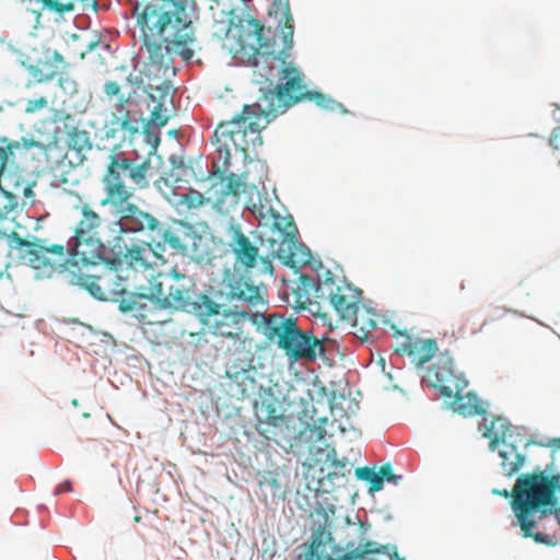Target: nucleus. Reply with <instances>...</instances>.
Returning a JSON list of instances; mask_svg holds the SVG:
<instances>
[{"instance_id": "nucleus-1", "label": "nucleus", "mask_w": 560, "mask_h": 560, "mask_svg": "<svg viewBox=\"0 0 560 560\" xmlns=\"http://www.w3.org/2000/svg\"><path fill=\"white\" fill-rule=\"evenodd\" d=\"M272 7L281 10L279 34L250 15L240 16L234 23V8L222 9L220 19L213 13L211 34L223 40L232 58L246 67L262 70H298L293 56L294 22L288 0H273Z\"/></svg>"}, {"instance_id": "nucleus-2", "label": "nucleus", "mask_w": 560, "mask_h": 560, "mask_svg": "<svg viewBox=\"0 0 560 560\" xmlns=\"http://www.w3.org/2000/svg\"><path fill=\"white\" fill-rule=\"evenodd\" d=\"M195 0H137L132 15L147 50L145 66L150 70H178L173 55H178L188 67L201 66L192 61L195 42Z\"/></svg>"}, {"instance_id": "nucleus-3", "label": "nucleus", "mask_w": 560, "mask_h": 560, "mask_svg": "<svg viewBox=\"0 0 560 560\" xmlns=\"http://www.w3.org/2000/svg\"><path fill=\"white\" fill-rule=\"evenodd\" d=\"M151 168L149 159L138 160L122 153H112L102 178L105 197L101 200V206L108 207L118 218L117 225L121 233L144 232L155 252L168 247L175 253L185 254L187 247L176 230L165 228L154 215L131 201L135 188L125 184L124 176L143 189L149 186Z\"/></svg>"}, {"instance_id": "nucleus-4", "label": "nucleus", "mask_w": 560, "mask_h": 560, "mask_svg": "<svg viewBox=\"0 0 560 560\" xmlns=\"http://www.w3.org/2000/svg\"><path fill=\"white\" fill-rule=\"evenodd\" d=\"M8 212L0 211V237H5L16 258L34 270L50 275L67 261L74 266H86L104 259L105 246L100 236L103 219L88 203L80 206L81 219L67 245L52 244L39 237L23 238L11 229Z\"/></svg>"}, {"instance_id": "nucleus-5", "label": "nucleus", "mask_w": 560, "mask_h": 560, "mask_svg": "<svg viewBox=\"0 0 560 560\" xmlns=\"http://www.w3.org/2000/svg\"><path fill=\"white\" fill-rule=\"evenodd\" d=\"M560 493V474L547 476L544 471L522 474L512 489V506L515 511L524 537L555 547L560 542V508L551 511L555 521L544 526L542 532L534 533L536 523L529 517L533 512L542 511L557 504L556 494Z\"/></svg>"}, {"instance_id": "nucleus-6", "label": "nucleus", "mask_w": 560, "mask_h": 560, "mask_svg": "<svg viewBox=\"0 0 560 560\" xmlns=\"http://www.w3.org/2000/svg\"><path fill=\"white\" fill-rule=\"evenodd\" d=\"M253 72L252 83L260 94L255 106L261 112L265 124H269L278 115L285 113L295 104L310 101L326 110L341 108L342 105L329 95L310 90L301 72Z\"/></svg>"}, {"instance_id": "nucleus-7", "label": "nucleus", "mask_w": 560, "mask_h": 560, "mask_svg": "<svg viewBox=\"0 0 560 560\" xmlns=\"http://www.w3.org/2000/svg\"><path fill=\"white\" fill-rule=\"evenodd\" d=\"M323 522L313 529L311 542L306 547L304 560H362L370 556V560H405L400 558L395 546H377L374 541H365L358 548L349 549L353 544H349L347 549L335 542L329 530L328 513L320 509L316 511Z\"/></svg>"}, {"instance_id": "nucleus-8", "label": "nucleus", "mask_w": 560, "mask_h": 560, "mask_svg": "<svg viewBox=\"0 0 560 560\" xmlns=\"http://www.w3.org/2000/svg\"><path fill=\"white\" fill-rule=\"evenodd\" d=\"M266 339L283 351L290 362L315 361L325 353L323 342L310 331H303L296 319L269 314L260 326Z\"/></svg>"}, {"instance_id": "nucleus-9", "label": "nucleus", "mask_w": 560, "mask_h": 560, "mask_svg": "<svg viewBox=\"0 0 560 560\" xmlns=\"http://www.w3.org/2000/svg\"><path fill=\"white\" fill-rule=\"evenodd\" d=\"M192 313L202 324L203 329L214 338L231 341L234 346L244 343L247 312L223 307L210 296L198 294L192 304Z\"/></svg>"}, {"instance_id": "nucleus-10", "label": "nucleus", "mask_w": 560, "mask_h": 560, "mask_svg": "<svg viewBox=\"0 0 560 560\" xmlns=\"http://www.w3.org/2000/svg\"><path fill=\"white\" fill-rule=\"evenodd\" d=\"M252 212L260 219L270 220L272 229L278 233V237L270 241L271 253L277 258L291 267L310 262L311 255L305 253L304 246L299 242L298 228L291 215L282 217L264 205H253Z\"/></svg>"}, {"instance_id": "nucleus-11", "label": "nucleus", "mask_w": 560, "mask_h": 560, "mask_svg": "<svg viewBox=\"0 0 560 560\" xmlns=\"http://www.w3.org/2000/svg\"><path fill=\"white\" fill-rule=\"evenodd\" d=\"M38 145L33 139L9 140L0 137V189L13 198H22V205H34L35 182L20 179L15 174H4L9 162L14 163L15 153L20 150L28 151Z\"/></svg>"}, {"instance_id": "nucleus-12", "label": "nucleus", "mask_w": 560, "mask_h": 560, "mask_svg": "<svg viewBox=\"0 0 560 560\" xmlns=\"http://www.w3.org/2000/svg\"><path fill=\"white\" fill-rule=\"evenodd\" d=\"M174 269L170 272H158L149 280V284L143 292H139L129 302L122 305V312H135L141 319H149L155 311L168 308L170 303L176 301L171 298Z\"/></svg>"}, {"instance_id": "nucleus-13", "label": "nucleus", "mask_w": 560, "mask_h": 560, "mask_svg": "<svg viewBox=\"0 0 560 560\" xmlns=\"http://www.w3.org/2000/svg\"><path fill=\"white\" fill-rule=\"evenodd\" d=\"M362 291L352 284L337 280L330 271L318 278L316 296L328 301L342 320L351 318L361 303Z\"/></svg>"}, {"instance_id": "nucleus-14", "label": "nucleus", "mask_w": 560, "mask_h": 560, "mask_svg": "<svg viewBox=\"0 0 560 560\" xmlns=\"http://www.w3.org/2000/svg\"><path fill=\"white\" fill-rule=\"evenodd\" d=\"M511 438V425L500 417H492V453H497L498 467L506 477L516 475L526 459L515 443L510 441Z\"/></svg>"}, {"instance_id": "nucleus-15", "label": "nucleus", "mask_w": 560, "mask_h": 560, "mask_svg": "<svg viewBox=\"0 0 560 560\" xmlns=\"http://www.w3.org/2000/svg\"><path fill=\"white\" fill-rule=\"evenodd\" d=\"M233 121V138L236 152L246 154L262 145L261 129L265 128L264 116L254 105H245L241 114L235 115Z\"/></svg>"}, {"instance_id": "nucleus-16", "label": "nucleus", "mask_w": 560, "mask_h": 560, "mask_svg": "<svg viewBox=\"0 0 560 560\" xmlns=\"http://www.w3.org/2000/svg\"><path fill=\"white\" fill-rule=\"evenodd\" d=\"M79 283L98 300L119 303L120 311L121 304L131 301L139 293L130 292L126 279L112 269L100 276H80Z\"/></svg>"}, {"instance_id": "nucleus-17", "label": "nucleus", "mask_w": 560, "mask_h": 560, "mask_svg": "<svg viewBox=\"0 0 560 560\" xmlns=\"http://www.w3.org/2000/svg\"><path fill=\"white\" fill-rule=\"evenodd\" d=\"M149 94L153 101H156L151 110L150 119L143 126L144 141L156 150L160 144V136L156 129L166 125L168 120V106L173 105L174 88L168 81H163L160 85H150Z\"/></svg>"}, {"instance_id": "nucleus-18", "label": "nucleus", "mask_w": 560, "mask_h": 560, "mask_svg": "<svg viewBox=\"0 0 560 560\" xmlns=\"http://www.w3.org/2000/svg\"><path fill=\"white\" fill-rule=\"evenodd\" d=\"M425 381L431 387L436 388L444 398L464 392L468 384L463 373L455 369L454 361L448 353H441L429 369Z\"/></svg>"}, {"instance_id": "nucleus-19", "label": "nucleus", "mask_w": 560, "mask_h": 560, "mask_svg": "<svg viewBox=\"0 0 560 560\" xmlns=\"http://www.w3.org/2000/svg\"><path fill=\"white\" fill-rule=\"evenodd\" d=\"M396 352L408 355L412 363L421 368L429 362L438 351V343L434 339H421L398 331Z\"/></svg>"}, {"instance_id": "nucleus-20", "label": "nucleus", "mask_w": 560, "mask_h": 560, "mask_svg": "<svg viewBox=\"0 0 560 560\" xmlns=\"http://www.w3.org/2000/svg\"><path fill=\"white\" fill-rule=\"evenodd\" d=\"M257 408L256 429L267 440H276L283 429L288 427V420L280 412L275 399L262 400Z\"/></svg>"}, {"instance_id": "nucleus-21", "label": "nucleus", "mask_w": 560, "mask_h": 560, "mask_svg": "<svg viewBox=\"0 0 560 560\" xmlns=\"http://www.w3.org/2000/svg\"><path fill=\"white\" fill-rule=\"evenodd\" d=\"M233 128V121H222L217 126L212 137V143L214 144L218 153V162H214L213 165L218 170L222 167V173H224L230 166L232 152H236Z\"/></svg>"}, {"instance_id": "nucleus-22", "label": "nucleus", "mask_w": 560, "mask_h": 560, "mask_svg": "<svg viewBox=\"0 0 560 560\" xmlns=\"http://www.w3.org/2000/svg\"><path fill=\"white\" fill-rule=\"evenodd\" d=\"M231 249L236 261L245 268H252L258 258V248L242 232L240 226H232Z\"/></svg>"}, {"instance_id": "nucleus-23", "label": "nucleus", "mask_w": 560, "mask_h": 560, "mask_svg": "<svg viewBox=\"0 0 560 560\" xmlns=\"http://www.w3.org/2000/svg\"><path fill=\"white\" fill-rule=\"evenodd\" d=\"M192 289L191 279L174 269L171 298L176 302L170 303L168 308L192 312V304L195 303V300L192 301Z\"/></svg>"}, {"instance_id": "nucleus-24", "label": "nucleus", "mask_w": 560, "mask_h": 560, "mask_svg": "<svg viewBox=\"0 0 560 560\" xmlns=\"http://www.w3.org/2000/svg\"><path fill=\"white\" fill-rule=\"evenodd\" d=\"M155 256L159 259H162V256L155 252L151 242H144L143 244H133L125 252L122 256V260L130 268L138 270L143 269L147 270L151 267L150 258L151 256Z\"/></svg>"}, {"instance_id": "nucleus-25", "label": "nucleus", "mask_w": 560, "mask_h": 560, "mask_svg": "<svg viewBox=\"0 0 560 560\" xmlns=\"http://www.w3.org/2000/svg\"><path fill=\"white\" fill-rule=\"evenodd\" d=\"M128 98L121 95L116 104L117 113L114 114L113 119L105 125V135L107 138H116L119 131L128 132L132 137L138 132V127L133 126L130 121L129 110L126 109Z\"/></svg>"}, {"instance_id": "nucleus-26", "label": "nucleus", "mask_w": 560, "mask_h": 560, "mask_svg": "<svg viewBox=\"0 0 560 560\" xmlns=\"http://www.w3.org/2000/svg\"><path fill=\"white\" fill-rule=\"evenodd\" d=\"M264 289L254 285L246 280L238 279L230 285L228 296L231 300L246 303L248 307H255L264 303Z\"/></svg>"}, {"instance_id": "nucleus-27", "label": "nucleus", "mask_w": 560, "mask_h": 560, "mask_svg": "<svg viewBox=\"0 0 560 560\" xmlns=\"http://www.w3.org/2000/svg\"><path fill=\"white\" fill-rule=\"evenodd\" d=\"M450 407L459 415L465 417H474L486 413V408L482 401L477 397L475 393L468 392L467 394H463L459 392L457 395L452 397H445Z\"/></svg>"}, {"instance_id": "nucleus-28", "label": "nucleus", "mask_w": 560, "mask_h": 560, "mask_svg": "<svg viewBox=\"0 0 560 560\" xmlns=\"http://www.w3.org/2000/svg\"><path fill=\"white\" fill-rule=\"evenodd\" d=\"M346 322L350 323L354 328V335L361 339H366L368 336L376 328L377 326V315L375 312L362 304V302L354 310L353 316L351 318L346 319Z\"/></svg>"}, {"instance_id": "nucleus-29", "label": "nucleus", "mask_w": 560, "mask_h": 560, "mask_svg": "<svg viewBox=\"0 0 560 560\" xmlns=\"http://www.w3.org/2000/svg\"><path fill=\"white\" fill-rule=\"evenodd\" d=\"M206 202V198L201 192L189 189L187 192L176 194L173 200L174 207L178 212H189L199 209Z\"/></svg>"}, {"instance_id": "nucleus-30", "label": "nucleus", "mask_w": 560, "mask_h": 560, "mask_svg": "<svg viewBox=\"0 0 560 560\" xmlns=\"http://www.w3.org/2000/svg\"><path fill=\"white\" fill-rule=\"evenodd\" d=\"M37 81L50 83L65 94L71 95L77 92V83L73 79L69 78L68 72H50Z\"/></svg>"}, {"instance_id": "nucleus-31", "label": "nucleus", "mask_w": 560, "mask_h": 560, "mask_svg": "<svg viewBox=\"0 0 560 560\" xmlns=\"http://www.w3.org/2000/svg\"><path fill=\"white\" fill-rule=\"evenodd\" d=\"M224 180L222 194L224 196H232L237 202L238 197L246 191V182L242 175L229 173L225 177L221 176Z\"/></svg>"}, {"instance_id": "nucleus-32", "label": "nucleus", "mask_w": 560, "mask_h": 560, "mask_svg": "<svg viewBox=\"0 0 560 560\" xmlns=\"http://www.w3.org/2000/svg\"><path fill=\"white\" fill-rule=\"evenodd\" d=\"M355 475L359 479L365 480L370 483L371 492H376L382 489V476H380V472H376L373 468L359 467L355 469Z\"/></svg>"}, {"instance_id": "nucleus-33", "label": "nucleus", "mask_w": 560, "mask_h": 560, "mask_svg": "<svg viewBox=\"0 0 560 560\" xmlns=\"http://www.w3.org/2000/svg\"><path fill=\"white\" fill-rule=\"evenodd\" d=\"M69 143L78 151L91 147L88 132L78 129H73L69 132Z\"/></svg>"}, {"instance_id": "nucleus-34", "label": "nucleus", "mask_w": 560, "mask_h": 560, "mask_svg": "<svg viewBox=\"0 0 560 560\" xmlns=\"http://www.w3.org/2000/svg\"><path fill=\"white\" fill-rule=\"evenodd\" d=\"M43 65L50 70H61L67 67L63 57L59 52L50 50L45 52Z\"/></svg>"}, {"instance_id": "nucleus-35", "label": "nucleus", "mask_w": 560, "mask_h": 560, "mask_svg": "<svg viewBox=\"0 0 560 560\" xmlns=\"http://www.w3.org/2000/svg\"><path fill=\"white\" fill-rule=\"evenodd\" d=\"M48 106V100L44 96L35 98V100H28L25 105V114L33 115L36 113L42 112Z\"/></svg>"}, {"instance_id": "nucleus-36", "label": "nucleus", "mask_w": 560, "mask_h": 560, "mask_svg": "<svg viewBox=\"0 0 560 560\" xmlns=\"http://www.w3.org/2000/svg\"><path fill=\"white\" fill-rule=\"evenodd\" d=\"M378 472H380V476H382V483L384 482V480L397 483L398 480L400 479L399 476H396L393 472V467L390 464L382 465Z\"/></svg>"}, {"instance_id": "nucleus-37", "label": "nucleus", "mask_w": 560, "mask_h": 560, "mask_svg": "<svg viewBox=\"0 0 560 560\" xmlns=\"http://www.w3.org/2000/svg\"><path fill=\"white\" fill-rule=\"evenodd\" d=\"M104 91L107 96H118V98L122 95L120 94V85L115 81H108L104 85Z\"/></svg>"}, {"instance_id": "nucleus-38", "label": "nucleus", "mask_w": 560, "mask_h": 560, "mask_svg": "<svg viewBox=\"0 0 560 560\" xmlns=\"http://www.w3.org/2000/svg\"><path fill=\"white\" fill-rule=\"evenodd\" d=\"M549 145L553 150L560 149V126L552 130L551 136L549 138Z\"/></svg>"}, {"instance_id": "nucleus-39", "label": "nucleus", "mask_w": 560, "mask_h": 560, "mask_svg": "<svg viewBox=\"0 0 560 560\" xmlns=\"http://www.w3.org/2000/svg\"><path fill=\"white\" fill-rule=\"evenodd\" d=\"M8 266L3 269L0 266V290L7 289L11 283V276L7 272Z\"/></svg>"}, {"instance_id": "nucleus-40", "label": "nucleus", "mask_w": 560, "mask_h": 560, "mask_svg": "<svg viewBox=\"0 0 560 560\" xmlns=\"http://www.w3.org/2000/svg\"><path fill=\"white\" fill-rule=\"evenodd\" d=\"M100 47L98 43L94 42V43H91L89 45V50L88 51H82L80 54V58L83 59L85 58L86 56L91 57V58H95L96 56H101L98 52L96 54V49Z\"/></svg>"}, {"instance_id": "nucleus-41", "label": "nucleus", "mask_w": 560, "mask_h": 560, "mask_svg": "<svg viewBox=\"0 0 560 560\" xmlns=\"http://www.w3.org/2000/svg\"><path fill=\"white\" fill-rule=\"evenodd\" d=\"M478 431L483 438L490 436V424L487 423L486 419H483V421L479 423Z\"/></svg>"}, {"instance_id": "nucleus-42", "label": "nucleus", "mask_w": 560, "mask_h": 560, "mask_svg": "<svg viewBox=\"0 0 560 560\" xmlns=\"http://www.w3.org/2000/svg\"><path fill=\"white\" fill-rule=\"evenodd\" d=\"M71 490V486L69 482H63L61 485L58 486L57 490H56V494L62 492V491H70Z\"/></svg>"}, {"instance_id": "nucleus-43", "label": "nucleus", "mask_w": 560, "mask_h": 560, "mask_svg": "<svg viewBox=\"0 0 560 560\" xmlns=\"http://www.w3.org/2000/svg\"><path fill=\"white\" fill-rule=\"evenodd\" d=\"M331 465L335 469H342L346 467L345 462L337 458L332 459Z\"/></svg>"}, {"instance_id": "nucleus-44", "label": "nucleus", "mask_w": 560, "mask_h": 560, "mask_svg": "<svg viewBox=\"0 0 560 560\" xmlns=\"http://www.w3.org/2000/svg\"><path fill=\"white\" fill-rule=\"evenodd\" d=\"M315 430H316L317 439L322 440L324 438L325 433H326L325 430L322 429V428H316Z\"/></svg>"}, {"instance_id": "nucleus-45", "label": "nucleus", "mask_w": 560, "mask_h": 560, "mask_svg": "<svg viewBox=\"0 0 560 560\" xmlns=\"http://www.w3.org/2000/svg\"><path fill=\"white\" fill-rule=\"evenodd\" d=\"M265 264H266V269L271 272L273 269L271 262L269 260H266Z\"/></svg>"}, {"instance_id": "nucleus-46", "label": "nucleus", "mask_w": 560, "mask_h": 560, "mask_svg": "<svg viewBox=\"0 0 560 560\" xmlns=\"http://www.w3.org/2000/svg\"><path fill=\"white\" fill-rule=\"evenodd\" d=\"M492 493H500V494H503L504 497H509V492L508 491L501 492V491H498L495 489H492Z\"/></svg>"}, {"instance_id": "nucleus-47", "label": "nucleus", "mask_w": 560, "mask_h": 560, "mask_svg": "<svg viewBox=\"0 0 560 560\" xmlns=\"http://www.w3.org/2000/svg\"><path fill=\"white\" fill-rule=\"evenodd\" d=\"M135 82H136V84L138 85L139 83H141V82H142V79H139V80H138V78H135Z\"/></svg>"}, {"instance_id": "nucleus-48", "label": "nucleus", "mask_w": 560, "mask_h": 560, "mask_svg": "<svg viewBox=\"0 0 560 560\" xmlns=\"http://www.w3.org/2000/svg\"><path fill=\"white\" fill-rule=\"evenodd\" d=\"M555 106H556L557 110L560 112V104H556Z\"/></svg>"}, {"instance_id": "nucleus-49", "label": "nucleus", "mask_w": 560, "mask_h": 560, "mask_svg": "<svg viewBox=\"0 0 560 560\" xmlns=\"http://www.w3.org/2000/svg\"><path fill=\"white\" fill-rule=\"evenodd\" d=\"M135 521H136V522H139V521H140V516H136V517H135Z\"/></svg>"}, {"instance_id": "nucleus-50", "label": "nucleus", "mask_w": 560, "mask_h": 560, "mask_svg": "<svg viewBox=\"0 0 560 560\" xmlns=\"http://www.w3.org/2000/svg\"><path fill=\"white\" fill-rule=\"evenodd\" d=\"M557 443H558V445L560 446V439H559V440H557Z\"/></svg>"}]
</instances>
